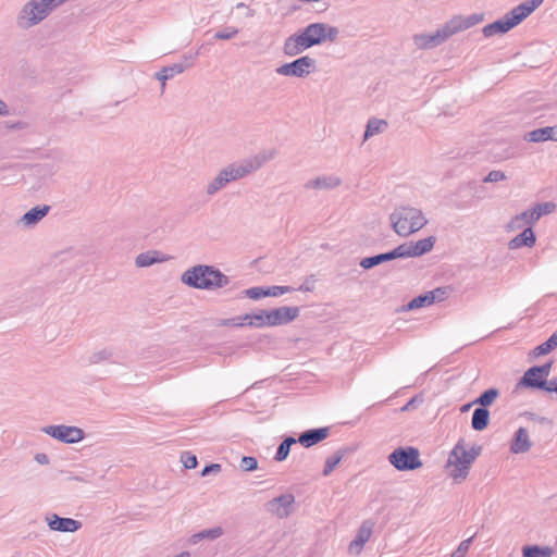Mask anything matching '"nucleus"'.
I'll list each match as a JSON object with an SVG mask.
<instances>
[{"label": "nucleus", "mask_w": 557, "mask_h": 557, "mask_svg": "<svg viewBox=\"0 0 557 557\" xmlns=\"http://www.w3.org/2000/svg\"><path fill=\"white\" fill-rule=\"evenodd\" d=\"M485 18L484 13H473L470 15H454L445 24L438 27L434 33L416 34L412 37L413 44L418 49L426 50L441 46L451 36L465 32Z\"/></svg>", "instance_id": "f257e3e1"}, {"label": "nucleus", "mask_w": 557, "mask_h": 557, "mask_svg": "<svg viewBox=\"0 0 557 557\" xmlns=\"http://www.w3.org/2000/svg\"><path fill=\"white\" fill-rule=\"evenodd\" d=\"M338 34L339 30L335 26L325 23H311L297 34L285 39L283 52L287 57H296L325 40L335 41Z\"/></svg>", "instance_id": "f03ea898"}, {"label": "nucleus", "mask_w": 557, "mask_h": 557, "mask_svg": "<svg viewBox=\"0 0 557 557\" xmlns=\"http://www.w3.org/2000/svg\"><path fill=\"white\" fill-rule=\"evenodd\" d=\"M67 1L69 0H27L16 13V27L22 30H28L40 25Z\"/></svg>", "instance_id": "7ed1b4c3"}, {"label": "nucleus", "mask_w": 557, "mask_h": 557, "mask_svg": "<svg viewBox=\"0 0 557 557\" xmlns=\"http://www.w3.org/2000/svg\"><path fill=\"white\" fill-rule=\"evenodd\" d=\"M181 282L196 289L214 290L227 286L230 278L212 265L197 264L183 272Z\"/></svg>", "instance_id": "20e7f679"}, {"label": "nucleus", "mask_w": 557, "mask_h": 557, "mask_svg": "<svg viewBox=\"0 0 557 557\" xmlns=\"http://www.w3.org/2000/svg\"><path fill=\"white\" fill-rule=\"evenodd\" d=\"M392 230L400 237H408L428 224L424 212L417 207H396L388 216Z\"/></svg>", "instance_id": "39448f33"}, {"label": "nucleus", "mask_w": 557, "mask_h": 557, "mask_svg": "<svg viewBox=\"0 0 557 557\" xmlns=\"http://www.w3.org/2000/svg\"><path fill=\"white\" fill-rule=\"evenodd\" d=\"M543 2L544 0H527L515 7L502 18L485 25L482 28L484 37L490 38L495 35L508 33L510 29L525 20L529 15H531Z\"/></svg>", "instance_id": "423d86ee"}, {"label": "nucleus", "mask_w": 557, "mask_h": 557, "mask_svg": "<svg viewBox=\"0 0 557 557\" xmlns=\"http://www.w3.org/2000/svg\"><path fill=\"white\" fill-rule=\"evenodd\" d=\"M480 454V446L474 445L467 449L465 441L459 440L448 456L447 469L449 471V476L457 482L465 481L469 474L472 463Z\"/></svg>", "instance_id": "0eeeda50"}, {"label": "nucleus", "mask_w": 557, "mask_h": 557, "mask_svg": "<svg viewBox=\"0 0 557 557\" xmlns=\"http://www.w3.org/2000/svg\"><path fill=\"white\" fill-rule=\"evenodd\" d=\"M275 157V151L263 150L257 154L233 162L223 168L230 182H235L260 170L264 163Z\"/></svg>", "instance_id": "6e6552de"}, {"label": "nucleus", "mask_w": 557, "mask_h": 557, "mask_svg": "<svg viewBox=\"0 0 557 557\" xmlns=\"http://www.w3.org/2000/svg\"><path fill=\"white\" fill-rule=\"evenodd\" d=\"M314 67L315 61L309 55H305L280 65L275 72L281 76L305 78L313 72Z\"/></svg>", "instance_id": "1a4fd4ad"}, {"label": "nucleus", "mask_w": 557, "mask_h": 557, "mask_svg": "<svg viewBox=\"0 0 557 557\" xmlns=\"http://www.w3.org/2000/svg\"><path fill=\"white\" fill-rule=\"evenodd\" d=\"M388 461L399 471L414 470L422 466L419 450L413 447L395 449L388 456Z\"/></svg>", "instance_id": "9d476101"}, {"label": "nucleus", "mask_w": 557, "mask_h": 557, "mask_svg": "<svg viewBox=\"0 0 557 557\" xmlns=\"http://www.w3.org/2000/svg\"><path fill=\"white\" fill-rule=\"evenodd\" d=\"M41 431L65 444H75L84 440V431L73 425H47Z\"/></svg>", "instance_id": "9b49d317"}, {"label": "nucleus", "mask_w": 557, "mask_h": 557, "mask_svg": "<svg viewBox=\"0 0 557 557\" xmlns=\"http://www.w3.org/2000/svg\"><path fill=\"white\" fill-rule=\"evenodd\" d=\"M448 295L449 290L447 287H437L411 299L407 304L406 310H416L423 307H429L435 302L444 301Z\"/></svg>", "instance_id": "f8f14e48"}, {"label": "nucleus", "mask_w": 557, "mask_h": 557, "mask_svg": "<svg viewBox=\"0 0 557 557\" xmlns=\"http://www.w3.org/2000/svg\"><path fill=\"white\" fill-rule=\"evenodd\" d=\"M300 309L298 307L283 306L272 310H268L269 327L284 325L293 322L299 317Z\"/></svg>", "instance_id": "ddd939ff"}, {"label": "nucleus", "mask_w": 557, "mask_h": 557, "mask_svg": "<svg viewBox=\"0 0 557 557\" xmlns=\"http://www.w3.org/2000/svg\"><path fill=\"white\" fill-rule=\"evenodd\" d=\"M295 497L293 494L280 495L267 503V510L273 516L284 519L294 510Z\"/></svg>", "instance_id": "4468645a"}, {"label": "nucleus", "mask_w": 557, "mask_h": 557, "mask_svg": "<svg viewBox=\"0 0 557 557\" xmlns=\"http://www.w3.org/2000/svg\"><path fill=\"white\" fill-rule=\"evenodd\" d=\"M374 528L372 520H364L357 531L355 539L348 545V553L351 555H359L364 544L370 540Z\"/></svg>", "instance_id": "2eb2a0df"}, {"label": "nucleus", "mask_w": 557, "mask_h": 557, "mask_svg": "<svg viewBox=\"0 0 557 557\" xmlns=\"http://www.w3.org/2000/svg\"><path fill=\"white\" fill-rule=\"evenodd\" d=\"M45 521L52 531L58 532H76L82 528V522L72 518H62L57 513H49L45 517Z\"/></svg>", "instance_id": "dca6fc26"}, {"label": "nucleus", "mask_w": 557, "mask_h": 557, "mask_svg": "<svg viewBox=\"0 0 557 557\" xmlns=\"http://www.w3.org/2000/svg\"><path fill=\"white\" fill-rule=\"evenodd\" d=\"M555 210L553 202L537 203L534 207L521 212V218L528 227H532L543 215L549 214Z\"/></svg>", "instance_id": "f3484780"}, {"label": "nucleus", "mask_w": 557, "mask_h": 557, "mask_svg": "<svg viewBox=\"0 0 557 557\" xmlns=\"http://www.w3.org/2000/svg\"><path fill=\"white\" fill-rule=\"evenodd\" d=\"M342 184V178L337 175H321L308 181L305 184L307 189L315 190H330L338 187Z\"/></svg>", "instance_id": "a211bd4d"}, {"label": "nucleus", "mask_w": 557, "mask_h": 557, "mask_svg": "<svg viewBox=\"0 0 557 557\" xmlns=\"http://www.w3.org/2000/svg\"><path fill=\"white\" fill-rule=\"evenodd\" d=\"M535 243L536 236L533 228L527 226L520 234L508 242V248L511 250L520 249L522 247L532 248Z\"/></svg>", "instance_id": "6ab92c4d"}, {"label": "nucleus", "mask_w": 557, "mask_h": 557, "mask_svg": "<svg viewBox=\"0 0 557 557\" xmlns=\"http://www.w3.org/2000/svg\"><path fill=\"white\" fill-rule=\"evenodd\" d=\"M168 260H169V257L161 253L160 251L149 250V251L139 253L135 258V264L137 268H147V267H151L156 263L165 262Z\"/></svg>", "instance_id": "aec40b11"}, {"label": "nucleus", "mask_w": 557, "mask_h": 557, "mask_svg": "<svg viewBox=\"0 0 557 557\" xmlns=\"http://www.w3.org/2000/svg\"><path fill=\"white\" fill-rule=\"evenodd\" d=\"M49 209L48 206L35 207L22 215L20 223L25 227H33L48 214Z\"/></svg>", "instance_id": "412c9836"}, {"label": "nucleus", "mask_w": 557, "mask_h": 557, "mask_svg": "<svg viewBox=\"0 0 557 557\" xmlns=\"http://www.w3.org/2000/svg\"><path fill=\"white\" fill-rule=\"evenodd\" d=\"M531 448L529 432L524 428H519L515 434L510 450L513 454L527 453Z\"/></svg>", "instance_id": "4be33fe9"}, {"label": "nucleus", "mask_w": 557, "mask_h": 557, "mask_svg": "<svg viewBox=\"0 0 557 557\" xmlns=\"http://www.w3.org/2000/svg\"><path fill=\"white\" fill-rule=\"evenodd\" d=\"M329 435V429L327 428H321V429H313L304 432L299 437L298 442L304 445L305 447H310L324 438H326Z\"/></svg>", "instance_id": "5701e85b"}, {"label": "nucleus", "mask_w": 557, "mask_h": 557, "mask_svg": "<svg viewBox=\"0 0 557 557\" xmlns=\"http://www.w3.org/2000/svg\"><path fill=\"white\" fill-rule=\"evenodd\" d=\"M230 180L222 169L218 172V174L207 184L206 186V195L208 197H212L216 195L220 190L224 189L228 184Z\"/></svg>", "instance_id": "b1692460"}, {"label": "nucleus", "mask_w": 557, "mask_h": 557, "mask_svg": "<svg viewBox=\"0 0 557 557\" xmlns=\"http://www.w3.org/2000/svg\"><path fill=\"white\" fill-rule=\"evenodd\" d=\"M525 138L531 143H541L549 139L557 140V129L552 126L537 128L529 132Z\"/></svg>", "instance_id": "393cba45"}, {"label": "nucleus", "mask_w": 557, "mask_h": 557, "mask_svg": "<svg viewBox=\"0 0 557 557\" xmlns=\"http://www.w3.org/2000/svg\"><path fill=\"white\" fill-rule=\"evenodd\" d=\"M388 127L387 121L383 119L371 117L368 120L366 132L363 135V141L369 138L383 134Z\"/></svg>", "instance_id": "a878e982"}, {"label": "nucleus", "mask_w": 557, "mask_h": 557, "mask_svg": "<svg viewBox=\"0 0 557 557\" xmlns=\"http://www.w3.org/2000/svg\"><path fill=\"white\" fill-rule=\"evenodd\" d=\"M187 69L186 65L182 63L173 64L171 66L163 67L160 72L156 74V78L161 82L162 90L165 87V83L168 79L173 78L175 75L183 73Z\"/></svg>", "instance_id": "bb28decb"}, {"label": "nucleus", "mask_w": 557, "mask_h": 557, "mask_svg": "<svg viewBox=\"0 0 557 557\" xmlns=\"http://www.w3.org/2000/svg\"><path fill=\"white\" fill-rule=\"evenodd\" d=\"M435 242L436 238L434 236H429L426 238L419 239L416 243H411L414 258L430 252L433 249Z\"/></svg>", "instance_id": "cd10ccee"}, {"label": "nucleus", "mask_w": 557, "mask_h": 557, "mask_svg": "<svg viewBox=\"0 0 557 557\" xmlns=\"http://www.w3.org/2000/svg\"><path fill=\"white\" fill-rule=\"evenodd\" d=\"M488 420V410L485 408H476L472 414L471 425L475 431H482L487 426Z\"/></svg>", "instance_id": "c85d7f7f"}, {"label": "nucleus", "mask_w": 557, "mask_h": 557, "mask_svg": "<svg viewBox=\"0 0 557 557\" xmlns=\"http://www.w3.org/2000/svg\"><path fill=\"white\" fill-rule=\"evenodd\" d=\"M115 357L114 349L111 347H103L94 352L88 357V361L91 364H97L106 361H112Z\"/></svg>", "instance_id": "c756f323"}, {"label": "nucleus", "mask_w": 557, "mask_h": 557, "mask_svg": "<svg viewBox=\"0 0 557 557\" xmlns=\"http://www.w3.org/2000/svg\"><path fill=\"white\" fill-rule=\"evenodd\" d=\"M528 374H529V369L524 372L522 379L519 382V385L524 386V387H531V388H540V389H544V387H546L547 381L541 379L539 376V373H534L533 375H530L529 377H528Z\"/></svg>", "instance_id": "7c9ffc66"}, {"label": "nucleus", "mask_w": 557, "mask_h": 557, "mask_svg": "<svg viewBox=\"0 0 557 557\" xmlns=\"http://www.w3.org/2000/svg\"><path fill=\"white\" fill-rule=\"evenodd\" d=\"M553 549L550 546H524L522 548V557H552Z\"/></svg>", "instance_id": "2f4dec72"}, {"label": "nucleus", "mask_w": 557, "mask_h": 557, "mask_svg": "<svg viewBox=\"0 0 557 557\" xmlns=\"http://www.w3.org/2000/svg\"><path fill=\"white\" fill-rule=\"evenodd\" d=\"M556 347H557V331L555 333H553L546 342L536 346L532 350V355L534 357H541V356L549 354Z\"/></svg>", "instance_id": "473e14b6"}, {"label": "nucleus", "mask_w": 557, "mask_h": 557, "mask_svg": "<svg viewBox=\"0 0 557 557\" xmlns=\"http://www.w3.org/2000/svg\"><path fill=\"white\" fill-rule=\"evenodd\" d=\"M388 252L391 260L398 258H414L411 243H404Z\"/></svg>", "instance_id": "72a5a7b5"}, {"label": "nucleus", "mask_w": 557, "mask_h": 557, "mask_svg": "<svg viewBox=\"0 0 557 557\" xmlns=\"http://www.w3.org/2000/svg\"><path fill=\"white\" fill-rule=\"evenodd\" d=\"M386 261H391L389 252L380 253V255H376V256L363 258L360 261V267H362L363 269H371V268H373L375 265H379V264H381L383 262H386Z\"/></svg>", "instance_id": "f704fd0d"}, {"label": "nucleus", "mask_w": 557, "mask_h": 557, "mask_svg": "<svg viewBox=\"0 0 557 557\" xmlns=\"http://www.w3.org/2000/svg\"><path fill=\"white\" fill-rule=\"evenodd\" d=\"M297 442L294 437H286L278 446L274 459L276 461H283L287 458L292 445Z\"/></svg>", "instance_id": "c9c22d12"}, {"label": "nucleus", "mask_w": 557, "mask_h": 557, "mask_svg": "<svg viewBox=\"0 0 557 557\" xmlns=\"http://www.w3.org/2000/svg\"><path fill=\"white\" fill-rule=\"evenodd\" d=\"M267 317H269L268 310H260L258 312L252 313V321H250V327H269Z\"/></svg>", "instance_id": "e433bc0d"}, {"label": "nucleus", "mask_w": 557, "mask_h": 557, "mask_svg": "<svg viewBox=\"0 0 557 557\" xmlns=\"http://www.w3.org/2000/svg\"><path fill=\"white\" fill-rule=\"evenodd\" d=\"M498 396V391L495 388H490L485 391L476 400L475 403L480 404L483 407L490 406L494 403V400Z\"/></svg>", "instance_id": "4c0bfd02"}, {"label": "nucleus", "mask_w": 557, "mask_h": 557, "mask_svg": "<svg viewBox=\"0 0 557 557\" xmlns=\"http://www.w3.org/2000/svg\"><path fill=\"white\" fill-rule=\"evenodd\" d=\"M244 294L248 298L253 299V300H258L263 297H269L268 287H262V286L250 287V288L246 289L244 292Z\"/></svg>", "instance_id": "58836bf2"}, {"label": "nucleus", "mask_w": 557, "mask_h": 557, "mask_svg": "<svg viewBox=\"0 0 557 557\" xmlns=\"http://www.w3.org/2000/svg\"><path fill=\"white\" fill-rule=\"evenodd\" d=\"M238 28L235 26H226L222 30L214 34V38L218 40H230L237 36Z\"/></svg>", "instance_id": "ea45409f"}, {"label": "nucleus", "mask_w": 557, "mask_h": 557, "mask_svg": "<svg viewBox=\"0 0 557 557\" xmlns=\"http://www.w3.org/2000/svg\"><path fill=\"white\" fill-rule=\"evenodd\" d=\"M527 227V223H524V220L521 218V213L516 214L510 219V221L506 225L507 232H515L518 230H524Z\"/></svg>", "instance_id": "a19ab883"}, {"label": "nucleus", "mask_w": 557, "mask_h": 557, "mask_svg": "<svg viewBox=\"0 0 557 557\" xmlns=\"http://www.w3.org/2000/svg\"><path fill=\"white\" fill-rule=\"evenodd\" d=\"M341 460H342V455H339V454L330 456L325 461V466L323 469V475L324 476L330 475L333 472V470L338 466Z\"/></svg>", "instance_id": "79ce46f5"}, {"label": "nucleus", "mask_w": 557, "mask_h": 557, "mask_svg": "<svg viewBox=\"0 0 557 557\" xmlns=\"http://www.w3.org/2000/svg\"><path fill=\"white\" fill-rule=\"evenodd\" d=\"M550 369H552V362H547V363L542 364V366L532 367V368L529 369L528 377L530 375H533L534 373H539V376L541 379L546 380V377L550 373Z\"/></svg>", "instance_id": "37998d69"}, {"label": "nucleus", "mask_w": 557, "mask_h": 557, "mask_svg": "<svg viewBox=\"0 0 557 557\" xmlns=\"http://www.w3.org/2000/svg\"><path fill=\"white\" fill-rule=\"evenodd\" d=\"M474 536L463 540L450 557H466Z\"/></svg>", "instance_id": "c03bdc74"}, {"label": "nucleus", "mask_w": 557, "mask_h": 557, "mask_svg": "<svg viewBox=\"0 0 557 557\" xmlns=\"http://www.w3.org/2000/svg\"><path fill=\"white\" fill-rule=\"evenodd\" d=\"M239 467L244 471H253L258 468V461L255 457L245 456L242 458Z\"/></svg>", "instance_id": "a18cd8bd"}, {"label": "nucleus", "mask_w": 557, "mask_h": 557, "mask_svg": "<svg viewBox=\"0 0 557 557\" xmlns=\"http://www.w3.org/2000/svg\"><path fill=\"white\" fill-rule=\"evenodd\" d=\"M293 290H295V288H293L290 286H277V285H274V286L268 287L269 297H278V296H282L284 294L290 293Z\"/></svg>", "instance_id": "49530a36"}, {"label": "nucleus", "mask_w": 557, "mask_h": 557, "mask_svg": "<svg viewBox=\"0 0 557 557\" xmlns=\"http://www.w3.org/2000/svg\"><path fill=\"white\" fill-rule=\"evenodd\" d=\"M181 460L186 469H194L198 463L197 457L188 451L182 454Z\"/></svg>", "instance_id": "de8ad7c7"}, {"label": "nucleus", "mask_w": 557, "mask_h": 557, "mask_svg": "<svg viewBox=\"0 0 557 557\" xmlns=\"http://www.w3.org/2000/svg\"><path fill=\"white\" fill-rule=\"evenodd\" d=\"M203 540H216L223 534V529L221 527H214L211 529L202 530Z\"/></svg>", "instance_id": "09e8293b"}, {"label": "nucleus", "mask_w": 557, "mask_h": 557, "mask_svg": "<svg viewBox=\"0 0 557 557\" xmlns=\"http://www.w3.org/2000/svg\"><path fill=\"white\" fill-rule=\"evenodd\" d=\"M506 180V174L499 170L491 171L484 178L485 183H496Z\"/></svg>", "instance_id": "8fccbe9b"}, {"label": "nucleus", "mask_w": 557, "mask_h": 557, "mask_svg": "<svg viewBox=\"0 0 557 557\" xmlns=\"http://www.w3.org/2000/svg\"><path fill=\"white\" fill-rule=\"evenodd\" d=\"M220 324L223 326L243 327L242 315L224 319Z\"/></svg>", "instance_id": "3c124183"}, {"label": "nucleus", "mask_w": 557, "mask_h": 557, "mask_svg": "<svg viewBox=\"0 0 557 557\" xmlns=\"http://www.w3.org/2000/svg\"><path fill=\"white\" fill-rule=\"evenodd\" d=\"M221 471V465L219 463H211L209 466H206L201 472L202 476H207L211 473H219Z\"/></svg>", "instance_id": "603ef678"}, {"label": "nucleus", "mask_w": 557, "mask_h": 557, "mask_svg": "<svg viewBox=\"0 0 557 557\" xmlns=\"http://www.w3.org/2000/svg\"><path fill=\"white\" fill-rule=\"evenodd\" d=\"M34 459L36 460V462H38L39 465H48L50 462V459L48 457L47 454L45 453H38L35 455Z\"/></svg>", "instance_id": "864d4df0"}, {"label": "nucleus", "mask_w": 557, "mask_h": 557, "mask_svg": "<svg viewBox=\"0 0 557 557\" xmlns=\"http://www.w3.org/2000/svg\"><path fill=\"white\" fill-rule=\"evenodd\" d=\"M202 540H203V537H202V533L200 531L198 533H195V534L190 535L188 537L187 542H188L189 545H196V544H198Z\"/></svg>", "instance_id": "5fc2aeb1"}, {"label": "nucleus", "mask_w": 557, "mask_h": 557, "mask_svg": "<svg viewBox=\"0 0 557 557\" xmlns=\"http://www.w3.org/2000/svg\"><path fill=\"white\" fill-rule=\"evenodd\" d=\"M546 392H555L557 394V379H553L546 383V387H544Z\"/></svg>", "instance_id": "6e6d98bb"}, {"label": "nucleus", "mask_w": 557, "mask_h": 557, "mask_svg": "<svg viewBox=\"0 0 557 557\" xmlns=\"http://www.w3.org/2000/svg\"><path fill=\"white\" fill-rule=\"evenodd\" d=\"M10 114V110L8 104L0 99V116H8Z\"/></svg>", "instance_id": "4d7b16f0"}, {"label": "nucleus", "mask_w": 557, "mask_h": 557, "mask_svg": "<svg viewBox=\"0 0 557 557\" xmlns=\"http://www.w3.org/2000/svg\"><path fill=\"white\" fill-rule=\"evenodd\" d=\"M250 321H252V313L242 315L243 326H250Z\"/></svg>", "instance_id": "13d9d810"}, {"label": "nucleus", "mask_w": 557, "mask_h": 557, "mask_svg": "<svg viewBox=\"0 0 557 557\" xmlns=\"http://www.w3.org/2000/svg\"><path fill=\"white\" fill-rule=\"evenodd\" d=\"M297 290H300V292H310L311 290V287L306 285V284H302L300 285Z\"/></svg>", "instance_id": "bf43d9fd"}, {"label": "nucleus", "mask_w": 557, "mask_h": 557, "mask_svg": "<svg viewBox=\"0 0 557 557\" xmlns=\"http://www.w3.org/2000/svg\"><path fill=\"white\" fill-rule=\"evenodd\" d=\"M550 549H553V555H554V554H557V536H556V540H555V542H554V545H553V546H550Z\"/></svg>", "instance_id": "052dcab7"}, {"label": "nucleus", "mask_w": 557, "mask_h": 557, "mask_svg": "<svg viewBox=\"0 0 557 557\" xmlns=\"http://www.w3.org/2000/svg\"><path fill=\"white\" fill-rule=\"evenodd\" d=\"M9 169H11V166H9V165H1L0 166V172H3V171L9 170Z\"/></svg>", "instance_id": "680f3d73"}, {"label": "nucleus", "mask_w": 557, "mask_h": 557, "mask_svg": "<svg viewBox=\"0 0 557 557\" xmlns=\"http://www.w3.org/2000/svg\"><path fill=\"white\" fill-rule=\"evenodd\" d=\"M236 7H237V8H244V7H245V4H244L243 2H240V3H237V5H236Z\"/></svg>", "instance_id": "e2e57ef3"}]
</instances>
